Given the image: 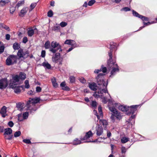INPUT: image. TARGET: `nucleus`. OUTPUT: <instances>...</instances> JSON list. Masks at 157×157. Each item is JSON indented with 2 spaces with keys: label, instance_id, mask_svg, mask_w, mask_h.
Listing matches in <instances>:
<instances>
[{
  "label": "nucleus",
  "instance_id": "25",
  "mask_svg": "<svg viewBox=\"0 0 157 157\" xmlns=\"http://www.w3.org/2000/svg\"><path fill=\"white\" fill-rule=\"evenodd\" d=\"M129 140V138L125 137H123L121 139V141L122 143H125L128 142Z\"/></svg>",
  "mask_w": 157,
  "mask_h": 157
},
{
  "label": "nucleus",
  "instance_id": "9",
  "mask_svg": "<svg viewBox=\"0 0 157 157\" xmlns=\"http://www.w3.org/2000/svg\"><path fill=\"white\" fill-rule=\"evenodd\" d=\"M138 105H133L131 106L129 109H128V114H129H129H133L134 112L136 111L137 108L138 107Z\"/></svg>",
  "mask_w": 157,
  "mask_h": 157
},
{
  "label": "nucleus",
  "instance_id": "18",
  "mask_svg": "<svg viewBox=\"0 0 157 157\" xmlns=\"http://www.w3.org/2000/svg\"><path fill=\"white\" fill-rule=\"evenodd\" d=\"M96 131L97 135L98 136H100L103 132V128L101 127L98 126L96 129Z\"/></svg>",
  "mask_w": 157,
  "mask_h": 157
},
{
  "label": "nucleus",
  "instance_id": "60",
  "mask_svg": "<svg viewBox=\"0 0 157 157\" xmlns=\"http://www.w3.org/2000/svg\"><path fill=\"white\" fill-rule=\"evenodd\" d=\"M10 36L9 34H7L6 35V39L7 40H9L10 39Z\"/></svg>",
  "mask_w": 157,
  "mask_h": 157
},
{
  "label": "nucleus",
  "instance_id": "22",
  "mask_svg": "<svg viewBox=\"0 0 157 157\" xmlns=\"http://www.w3.org/2000/svg\"><path fill=\"white\" fill-rule=\"evenodd\" d=\"M42 65L44 67H46L48 69H50L51 68V66L48 62H43L42 63Z\"/></svg>",
  "mask_w": 157,
  "mask_h": 157
},
{
  "label": "nucleus",
  "instance_id": "19",
  "mask_svg": "<svg viewBox=\"0 0 157 157\" xmlns=\"http://www.w3.org/2000/svg\"><path fill=\"white\" fill-rule=\"evenodd\" d=\"M102 69L100 70H96L94 71V72L97 73H98L100 71H102V72L104 73H105L107 71V69L106 67H103V66H101Z\"/></svg>",
  "mask_w": 157,
  "mask_h": 157
},
{
  "label": "nucleus",
  "instance_id": "34",
  "mask_svg": "<svg viewBox=\"0 0 157 157\" xmlns=\"http://www.w3.org/2000/svg\"><path fill=\"white\" fill-rule=\"evenodd\" d=\"M132 14L133 16H134L137 17L139 18H140V16H142L141 15L139 14L138 13L135 11L134 10H132Z\"/></svg>",
  "mask_w": 157,
  "mask_h": 157
},
{
  "label": "nucleus",
  "instance_id": "32",
  "mask_svg": "<svg viewBox=\"0 0 157 157\" xmlns=\"http://www.w3.org/2000/svg\"><path fill=\"white\" fill-rule=\"evenodd\" d=\"M25 3V1L23 0L22 1H19L16 5V7L18 8L19 7L22 6Z\"/></svg>",
  "mask_w": 157,
  "mask_h": 157
},
{
  "label": "nucleus",
  "instance_id": "14",
  "mask_svg": "<svg viewBox=\"0 0 157 157\" xmlns=\"http://www.w3.org/2000/svg\"><path fill=\"white\" fill-rule=\"evenodd\" d=\"M93 135V134L92 132L91 131H89L86 133L85 136L83 138H81V140H86L92 137Z\"/></svg>",
  "mask_w": 157,
  "mask_h": 157
},
{
  "label": "nucleus",
  "instance_id": "24",
  "mask_svg": "<svg viewBox=\"0 0 157 157\" xmlns=\"http://www.w3.org/2000/svg\"><path fill=\"white\" fill-rule=\"evenodd\" d=\"M19 76L20 79L23 80L26 78V75L24 73L21 72L19 73Z\"/></svg>",
  "mask_w": 157,
  "mask_h": 157
},
{
  "label": "nucleus",
  "instance_id": "43",
  "mask_svg": "<svg viewBox=\"0 0 157 157\" xmlns=\"http://www.w3.org/2000/svg\"><path fill=\"white\" fill-rule=\"evenodd\" d=\"M67 23L66 22H62L60 23L59 25L62 27H64L67 25Z\"/></svg>",
  "mask_w": 157,
  "mask_h": 157
},
{
  "label": "nucleus",
  "instance_id": "5",
  "mask_svg": "<svg viewBox=\"0 0 157 157\" xmlns=\"http://www.w3.org/2000/svg\"><path fill=\"white\" fill-rule=\"evenodd\" d=\"M17 59H18L17 56L10 55L6 59V64L8 66L13 64L17 63Z\"/></svg>",
  "mask_w": 157,
  "mask_h": 157
},
{
  "label": "nucleus",
  "instance_id": "63",
  "mask_svg": "<svg viewBox=\"0 0 157 157\" xmlns=\"http://www.w3.org/2000/svg\"><path fill=\"white\" fill-rule=\"evenodd\" d=\"M15 10V9H13L12 10H11V8L10 10V13L13 14Z\"/></svg>",
  "mask_w": 157,
  "mask_h": 157
},
{
  "label": "nucleus",
  "instance_id": "7",
  "mask_svg": "<svg viewBox=\"0 0 157 157\" xmlns=\"http://www.w3.org/2000/svg\"><path fill=\"white\" fill-rule=\"evenodd\" d=\"M40 99L39 98H36L30 99L27 101L26 104L27 110H30L32 109L31 106L34 105L36 103H37L39 101Z\"/></svg>",
  "mask_w": 157,
  "mask_h": 157
},
{
  "label": "nucleus",
  "instance_id": "6",
  "mask_svg": "<svg viewBox=\"0 0 157 157\" xmlns=\"http://www.w3.org/2000/svg\"><path fill=\"white\" fill-rule=\"evenodd\" d=\"M29 52L28 51H24L23 49L20 48L17 52V59H24L29 56Z\"/></svg>",
  "mask_w": 157,
  "mask_h": 157
},
{
  "label": "nucleus",
  "instance_id": "21",
  "mask_svg": "<svg viewBox=\"0 0 157 157\" xmlns=\"http://www.w3.org/2000/svg\"><path fill=\"white\" fill-rule=\"evenodd\" d=\"M64 44H68V45H73L75 44V41H74L73 40H67L65 41Z\"/></svg>",
  "mask_w": 157,
  "mask_h": 157
},
{
  "label": "nucleus",
  "instance_id": "44",
  "mask_svg": "<svg viewBox=\"0 0 157 157\" xmlns=\"http://www.w3.org/2000/svg\"><path fill=\"white\" fill-rule=\"evenodd\" d=\"M53 15V13L52 10H50L48 13V17H52Z\"/></svg>",
  "mask_w": 157,
  "mask_h": 157
},
{
  "label": "nucleus",
  "instance_id": "38",
  "mask_svg": "<svg viewBox=\"0 0 157 157\" xmlns=\"http://www.w3.org/2000/svg\"><path fill=\"white\" fill-rule=\"evenodd\" d=\"M25 119H23V116L21 114L18 115V120L19 121H21Z\"/></svg>",
  "mask_w": 157,
  "mask_h": 157
},
{
  "label": "nucleus",
  "instance_id": "61",
  "mask_svg": "<svg viewBox=\"0 0 157 157\" xmlns=\"http://www.w3.org/2000/svg\"><path fill=\"white\" fill-rule=\"evenodd\" d=\"M79 80L82 83H84L86 82L85 80L83 78H81L79 79Z\"/></svg>",
  "mask_w": 157,
  "mask_h": 157
},
{
  "label": "nucleus",
  "instance_id": "45",
  "mask_svg": "<svg viewBox=\"0 0 157 157\" xmlns=\"http://www.w3.org/2000/svg\"><path fill=\"white\" fill-rule=\"evenodd\" d=\"M97 103L95 101H92L91 104V105L94 107H96L97 106Z\"/></svg>",
  "mask_w": 157,
  "mask_h": 157
},
{
  "label": "nucleus",
  "instance_id": "54",
  "mask_svg": "<svg viewBox=\"0 0 157 157\" xmlns=\"http://www.w3.org/2000/svg\"><path fill=\"white\" fill-rule=\"evenodd\" d=\"M4 138L6 139L11 140L12 139L13 135H11L8 137L6 136H5Z\"/></svg>",
  "mask_w": 157,
  "mask_h": 157
},
{
  "label": "nucleus",
  "instance_id": "12",
  "mask_svg": "<svg viewBox=\"0 0 157 157\" xmlns=\"http://www.w3.org/2000/svg\"><path fill=\"white\" fill-rule=\"evenodd\" d=\"M28 8L27 7H24L19 13V16L21 17H24L27 11L28 10Z\"/></svg>",
  "mask_w": 157,
  "mask_h": 157
},
{
  "label": "nucleus",
  "instance_id": "48",
  "mask_svg": "<svg viewBox=\"0 0 157 157\" xmlns=\"http://www.w3.org/2000/svg\"><path fill=\"white\" fill-rule=\"evenodd\" d=\"M23 141L25 143L27 144H30L31 143L30 140L29 139H24L23 140Z\"/></svg>",
  "mask_w": 157,
  "mask_h": 157
},
{
  "label": "nucleus",
  "instance_id": "40",
  "mask_svg": "<svg viewBox=\"0 0 157 157\" xmlns=\"http://www.w3.org/2000/svg\"><path fill=\"white\" fill-rule=\"evenodd\" d=\"M25 87L26 88H27V89L29 88V87L30 86H29V82L28 80H26L25 81Z\"/></svg>",
  "mask_w": 157,
  "mask_h": 157
},
{
  "label": "nucleus",
  "instance_id": "58",
  "mask_svg": "<svg viewBox=\"0 0 157 157\" xmlns=\"http://www.w3.org/2000/svg\"><path fill=\"white\" fill-rule=\"evenodd\" d=\"M14 125V124L12 121H10L8 123V125L11 127H12Z\"/></svg>",
  "mask_w": 157,
  "mask_h": 157
},
{
  "label": "nucleus",
  "instance_id": "15",
  "mask_svg": "<svg viewBox=\"0 0 157 157\" xmlns=\"http://www.w3.org/2000/svg\"><path fill=\"white\" fill-rule=\"evenodd\" d=\"M60 55L59 53H56L54 56L52 57V61L53 62H56L60 58Z\"/></svg>",
  "mask_w": 157,
  "mask_h": 157
},
{
  "label": "nucleus",
  "instance_id": "52",
  "mask_svg": "<svg viewBox=\"0 0 157 157\" xmlns=\"http://www.w3.org/2000/svg\"><path fill=\"white\" fill-rule=\"evenodd\" d=\"M98 94H97V93L96 92H95L94 93V94L93 95V96L95 97V98H100V97H100V96Z\"/></svg>",
  "mask_w": 157,
  "mask_h": 157
},
{
  "label": "nucleus",
  "instance_id": "35",
  "mask_svg": "<svg viewBox=\"0 0 157 157\" xmlns=\"http://www.w3.org/2000/svg\"><path fill=\"white\" fill-rule=\"evenodd\" d=\"M115 44H114L113 43V44H111L109 45V46H110L109 48L110 49V52L109 53L111 52V53L112 56V52H113V51L112 50L113 49L115 48ZM109 54V53H108V54Z\"/></svg>",
  "mask_w": 157,
  "mask_h": 157
},
{
  "label": "nucleus",
  "instance_id": "56",
  "mask_svg": "<svg viewBox=\"0 0 157 157\" xmlns=\"http://www.w3.org/2000/svg\"><path fill=\"white\" fill-rule=\"evenodd\" d=\"M121 153H124L126 151V149L124 147H122L121 149Z\"/></svg>",
  "mask_w": 157,
  "mask_h": 157
},
{
  "label": "nucleus",
  "instance_id": "51",
  "mask_svg": "<svg viewBox=\"0 0 157 157\" xmlns=\"http://www.w3.org/2000/svg\"><path fill=\"white\" fill-rule=\"evenodd\" d=\"M121 10H124L125 11H128L130 10V9L128 7H124L122 8Z\"/></svg>",
  "mask_w": 157,
  "mask_h": 157
},
{
  "label": "nucleus",
  "instance_id": "13",
  "mask_svg": "<svg viewBox=\"0 0 157 157\" xmlns=\"http://www.w3.org/2000/svg\"><path fill=\"white\" fill-rule=\"evenodd\" d=\"M7 108L6 106H4L1 109L0 111V113L2 116L3 117H5L7 115L6 114Z\"/></svg>",
  "mask_w": 157,
  "mask_h": 157
},
{
  "label": "nucleus",
  "instance_id": "33",
  "mask_svg": "<svg viewBox=\"0 0 157 157\" xmlns=\"http://www.w3.org/2000/svg\"><path fill=\"white\" fill-rule=\"evenodd\" d=\"M52 85L55 87H57L58 86V84L56 82V79L55 78L52 79L51 80Z\"/></svg>",
  "mask_w": 157,
  "mask_h": 157
},
{
  "label": "nucleus",
  "instance_id": "42",
  "mask_svg": "<svg viewBox=\"0 0 157 157\" xmlns=\"http://www.w3.org/2000/svg\"><path fill=\"white\" fill-rule=\"evenodd\" d=\"M95 2H96L95 0H91L88 2V4L89 6H92Z\"/></svg>",
  "mask_w": 157,
  "mask_h": 157
},
{
  "label": "nucleus",
  "instance_id": "46",
  "mask_svg": "<svg viewBox=\"0 0 157 157\" xmlns=\"http://www.w3.org/2000/svg\"><path fill=\"white\" fill-rule=\"evenodd\" d=\"M140 18L143 21H148V18L145 17L143 16L142 15V16H140Z\"/></svg>",
  "mask_w": 157,
  "mask_h": 157
},
{
  "label": "nucleus",
  "instance_id": "28",
  "mask_svg": "<svg viewBox=\"0 0 157 157\" xmlns=\"http://www.w3.org/2000/svg\"><path fill=\"white\" fill-rule=\"evenodd\" d=\"M9 2V0H1L0 1V5L2 6H4L6 3H8Z\"/></svg>",
  "mask_w": 157,
  "mask_h": 157
},
{
  "label": "nucleus",
  "instance_id": "57",
  "mask_svg": "<svg viewBox=\"0 0 157 157\" xmlns=\"http://www.w3.org/2000/svg\"><path fill=\"white\" fill-rule=\"evenodd\" d=\"M4 47L3 46H0V54L2 53L4 51Z\"/></svg>",
  "mask_w": 157,
  "mask_h": 157
},
{
  "label": "nucleus",
  "instance_id": "41",
  "mask_svg": "<svg viewBox=\"0 0 157 157\" xmlns=\"http://www.w3.org/2000/svg\"><path fill=\"white\" fill-rule=\"evenodd\" d=\"M21 134V132L20 131H18L16 132L14 134V136L15 137H17L20 136Z\"/></svg>",
  "mask_w": 157,
  "mask_h": 157
},
{
  "label": "nucleus",
  "instance_id": "36",
  "mask_svg": "<svg viewBox=\"0 0 157 157\" xmlns=\"http://www.w3.org/2000/svg\"><path fill=\"white\" fill-rule=\"evenodd\" d=\"M0 26H2V28L6 30H7L8 31L10 30V29H9V28L8 26H7L3 25L2 24H0Z\"/></svg>",
  "mask_w": 157,
  "mask_h": 157
},
{
  "label": "nucleus",
  "instance_id": "8",
  "mask_svg": "<svg viewBox=\"0 0 157 157\" xmlns=\"http://www.w3.org/2000/svg\"><path fill=\"white\" fill-rule=\"evenodd\" d=\"M8 85V82L6 78L0 80V89L5 88Z\"/></svg>",
  "mask_w": 157,
  "mask_h": 157
},
{
  "label": "nucleus",
  "instance_id": "30",
  "mask_svg": "<svg viewBox=\"0 0 157 157\" xmlns=\"http://www.w3.org/2000/svg\"><path fill=\"white\" fill-rule=\"evenodd\" d=\"M100 123L101 124H102L104 126H106L108 124L107 122L105 120H100Z\"/></svg>",
  "mask_w": 157,
  "mask_h": 157
},
{
  "label": "nucleus",
  "instance_id": "16",
  "mask_svg": "<svg viewBox=\"0 0 157 157\" xmlns=\"http://www.w3.org/2000/svg\"><path fill=\"white\" fill-rule=\"evenodd\" d=\"M12 129L9 128H6L4 129V135L5 136L7 135H9L12 133Z\"/></svg>",
  "mask_w": 157,
  "mask_h": 157
},
{
  "label": "nucleus",
  "instance_id": "53",
  "mask_svg": "<svg viewBox=\"0 0 157 157\" xmlns=\"http://www.w3.org/2000/svg\"><path fill=\"white\" fill-rule=\"evenodd\" d=\"M46 52L45 50H42L41 52V56L42 57H44L45 56Z\"/></svg>",
  "mask_w": 157,
  "mask_h": 157
},
{
  "label": "nucleus",
  "instance_id": "2",
  "mask_svg": "<svg viewBox=\"0 0 157 157\" xmlns=\"http://www.w3.org/2000/svg\"><path fill=\"white\" fill-rule=\"evenodd\" d=\"M109 58L107 61V64L109 68L112 69L111 71V75H113L115 74L116 71H118L119 70L115 60L112 59V56L111 52L109 53Z\"/></svg>",
  "mask_w": 157,
  "mask_h": 157
},
{
  "label": "nucleus",
  "instance_id": "29",
  "mask_svg": "<svg viewBox=\"0 0 157 157\" xmlns=\"http://www.w3.org/2000/svg\"><path fill=\"white\" fill-rule=\"evenodd\" d=\"M73 144L75 145L79 144L81 143L80 140H79L78 139H76L73 141Z\"/></svg>",
  "mask_w": 157,
  "mask_h": 157
},
{
  "label": "nucleus",
  "instance_id": "31",
  "mask_svg": "<svg viewBox=\"0 0 157 157\" xmlns=\"http://www.w3.org/2000/svg\"><path fill=\"white\" fill-rule=\"evenodd\" d=\"M28 34L29 36H32L34 34V31L33 29H29L28 31Z\"/></svg>",
  "mask_w": 157,
  "mask_h": 157
},
{
  "label": "nucleus",
  "instance_id": "1",
  "mask_svg": "<svg viewBox=\"0 0 157 157\" xmlns=\"http://www.w3.org/2000/svg\"><path fill=\"white\" fill-rule=\"evenodd\" d=\"M103 73H99L96 77L97 82L98 86H97L96 83L94 82L89 83L88 86L90 89L93 91H95L98 90V94H103L108 92L106 89L107 83L103 80Z\"/></svg>",
  "mask_w": 157,
  "mask_h": 157
},
{
  "label": "nucleus",
  "instance_id": "49",
  "mask_svg": "<svg viewBox=\"0 0 157 157\" xmlns=\"http://www.w3.org/2000/svg\"><path fill=\"white\" fill-rule=\"evenodd\" d=\"M98 111L99 112V114L100 115V116H102V109H101V108L100 106H99L98 107Z\"/></svg>",
  "mask_w": 157,
  "mask_h": 157
},
{
  "label": "nucleus",
  "instance_id": "47",
  "mask_svg": "<svg viewBox=\"0 0 157 157\" xmlns=\"http://www.w3.org/2000/svg\"><path fill=\"white\" fill-rule=\"evenodd\" d=\"M70 80L71 82L73 83L75 81V78L73 76H70L69 77Z\"/></svg>",
  "mask_w": 157,
  "mask_h": 157
},
{
  "label": "nucleus",
  "instance_id": "10",
  "mask_svg": "<svg viewBox=\"0 0 157 157\" xmlns=\"http://www.w3.org/2000/svg\"><path fill=\"white\" fill-rule=\"evenodd\" d=\"M9 85L10 88L14 89V91L15 93L18 94L21 92V90L20 88V87H16L15 85H13V83H12L11 82L10 83Z\"/></svg>",
  "mask_w": 157,
  "mask_h": 157
},
{
  "label": "nucleus",
  "instance_id": "23",
  "mask_svg": "<svg viewBox=\"0 0 157 157\" xmlns=\"http://www.w3.org/2000/svg\"><path fill=\"white\" fill-rule=\"evenodd\" d=\"M13 48L15 50L19 49L20 48V46L17 43H15L13 44Z\"/></svg>",
  "mask_w": 157,
  "mask_h": 157
},
{
  "label": "nucleus",
  "instance_id": "11",
  "mask_svg": "<svg viewBox=\"0 0 157 157\" xmlns=\"http://www.w3.org/2000/svg\"><path fill=\"white\" fill-rule=\"evenodd\" d=\"M19 77L18 75H13L12 79L10 80V82L13 83V85H16V83L18 82L19 81Z\"/></svg>",
  "mask_w": 157,
  "mask_h": 157
},
{
  "label": "nucleus",
  "instance_id": "4",
  "mask_svg": "<svg viewBox=\"0 0 157 157\" xmlns=\"http://www.w3.org/2000/svg\"><path fill=\"white\" fill-rule=\"evenodd\" d=\"M51 48H50L49 51L53 53H56L58 50L59 52H61L62 50L61 45L59 43L56 41H53L51 43Z\"/></svg>",
  "mask_w": 157,
  "mask_h": 157
},
{
  "label": "nucleus",
  "instance_id": "55",
  "mask_svg": "<svg viewBox=\"0 0 157 157\" xmlns=\"http://www.w3.org/2000/svg\"><path fill=\"white\" fill-rule=\"evenodd\" d=\"M28 38L27 37H24L23 39L22 42L24 43H26L28 41Z\"/></svg>",
  "mask_w": 157,
  "mask_h": 157
},
{
  "label": "nucleus",
  "instance_id": "39",
  "mask_svg": "<svg viewBox=\"0 0 157 157\" xmlns=\"http://www.w3.org/2000/svg\"><path fill=\"white\" fill-rule=\"evenodd\" d=\"M36 5V3H33L31 4L30 6V7L31 8V10H29V11H31L33 9Z\"/></svg>",
  "mask_w": 157,
  "mask_h": 157
},
{
  "label": "nucleus",
  "instance_id": "17",
  "mask_svg": "<svg viewBox=\"0 0 157 157\" xmlns=\"http://www.w3.org/2000/svg\"><path fill=\"white\" fill-rule=\"evenodd\" d=\"M24 106V104L23 102H19L16 104V107L19 110H22L23 109Z\"/></svg>",
  "mask_w": 157,
  "mask_h": 157
},
{
  "label": "nucleus",
  "instance_id": "50",
  "mask_svg": "<svg viewBox=\"0 0 157 157\" xmlns=\"http://www.w3.org/2000/svg\"><path fill=\"white\" fill-rule=\"evenodd\" d=\"M60 29V27L59 26H55L52 28L53 30L56 31L59 30Z\"/></svg>",
  "mask_w": 157,
  "mask_h": 157
},
{
  "label": "nucleus",
  "instance_id": "37",
  "mask_svg": "<svg viewBox=\"0 0 157 157\" xmlns=\"http://www.w3.org/2000/svg\"><path fill=\"white\" fill-rule=\"evenodd\" d=\"M23 119H27L28 117L29 116V113L28 112H25V113H24L23 114Z\"/></svg>",
  "mask_w": 157,
  "mask_h": 157
},
{
  "label": "nucleus",
  "instance_id": "26",
  "mask_svg": "<svg viewBox=\"0 0 157 157\" xmlns=\"http://www.w3.org/2000/svg\"><path fill=\"white\" fill-rule=\"evenodd\" d=\"M119 109L122 111H127L128 110V108L125 106L121 105L119 106Z\"/></svg>",
  "mask_w": 157,
  "mask_h": 157
},
{
  "label": "nucleus",
  "instance_id": "20",
  "mask_svg": "<svg viewBox=\"0 0 157 157\" xmlns=\"http://www.w3.org/2000/svg\"><path fill=\"white\" fill-rule=\"evenodd\" d=\"M60 86L62 87L63 90H69L70 88L67 86H66L65 82H63L60 84Z\"/></svg>",
  "mask_w": 157,
  "mask_h": 157
},
{
  "label": "nucleus",
  "instance_id": "27",
  "mask_svg": "<svg viewBox=\"0 0 157 157\" xmlns=\"http://www.w3.org/2000/svg\"><path fill=\"white\" fill-rule=\"evenodd\" d=\"M51 44L50 43V42L49 40H47L45 44H44V47L45 49H49L50 48Z\"/></svg>",
  "mask_w": 157,
  "mask_h": 157
},
{
  "label": "nucleus",
  "instance_id": "64",
  "mask_svg": "<svg viewBox=\"0 0 157 157\" xmlns=\"http://www.w3.org/2000/svg\"><path fill=\"white\" fill-rule=\"evenodd\" d=\"M102 102L104 103H106L107 102V101L106 100V98L104 97L102 99Z\"/></svg>",
  "mask_w": 157,
  "mask_h": 157
},
{
  "label": "nucleus",
  "instance_id": "59",
  "mask_svg": "<svg viewBox=\"0 0 157 157\" xmlns=\"http://www.w3.org/2000/svg\"><path fill=\"white\" fill-rule=\"evenodd\" d=\"M41 87L39 86H37L36 87V90L37 92H39L41 91Z\"/></svg>",
  "mask_w": 157,
  "mask_h": 157
},
{
  "label": "nucleus",
  "instance_id": "62",
  "mask_svg": "<svg viewBox=\"0 0 157 157\" xmlns=\"http://www.w3.org/2000/svg\"><path fill=\"white\" fill-rule=\"evenodd\" d=\"M111 133L110 132H109V131L107 132V136L108 137H110V136H111Z\"/></svg>",
  "mask_w": 157,
  "mask_h": 157
},
{
  "label": "nucleus",
  "instance_id": "3",
  "mask_svg": "<svg viewBox=\"0 0 157 157\" xmlns=\"http://www.w3.org/2000/svg\"><path fill=\"white\" fill-rule=\"evenodd\" d=\"M110 110L112 112V114L111 116V118L114 122L116 119L120 120L122 118V116L120 113L118 112L116 109L113 107L109 108Z\"/></svg>",
  "mask_w": 157,
  "mask_h": 157
}]
</instances>
